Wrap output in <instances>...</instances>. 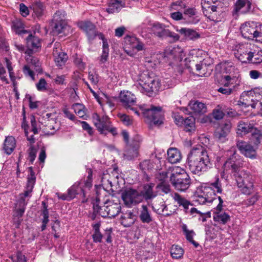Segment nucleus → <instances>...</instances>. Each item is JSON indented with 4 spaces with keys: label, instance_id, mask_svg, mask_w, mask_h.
Wrapping results in <instances>:
<instances>
[{
    "label": "nucleus",
    "instance_id": "nucleus-26",
    "mask_svg": "<svg viewBox=\"0 0 262 262\" xmlns=\"http://www.w3.org/2000/svg\"><path fill=\"white\" fill-rule=\"evenodd\" d=\"M172 198L174 201L177 203L179 207H182L183 208V210L185 213H187L189 212L188 210L189 206L193 205L189 201L176 192L172 195Z\"/></svg>",
    "mask_w": 262,
    "mask_h": 262
},
{
    "label": "nucleus",
    "instance_id": "nucleus-52",
    "mask_svg": "<svg viewBox=\"0 0 262 262\" xmlns=\"http://www.w3.org/2000/svg\"><path fill=\"white\" fill-rule=\"evenodd\" d=\"M188 174L184 169L181 168L180 167H177L173 169L170 174V180L176 179L177 178L182 177L183 175Z\"/></svg>",
    "mask_w": 262,
    "mask_h": 262
},
{
    "label": "nucleus",
    "instance_id": "nucleus-51",
    "mask_svg": "<svg viewBox=\"0 0 262 262\" xmlns=\"http://www.w3.org/2000/svg\"><path fill=\"white\" fill-rule=\"evenodd\" d=\"M72 108L79 117L84 118V117L86 114L83 105L79 103H75L72 105Z\"/></svg>",
    "mask_w": 262,
    "mask_h": 262
},
{
    "label": "nucleus",
    "instance_id": "nucleus-35",
    "mask_svg": "<svg viewBox=\"0 0 262 262\" xmlns=\"http://www.w3.org/2000/svg\"><path fill=\"white\" fill-rule=\"evenodd\" d=\"M120 178L119 173L117 172L116 169H114L111 171V175L108 182V185L107 186V189L114 191V188L117 189V186L119 185V179Z\"/></svg>",
    "mask_w": 262,
    "mask_h": 262
},
{
    "label": "nucleus",
    "instance_id": "nucleus-7",
    "mask_svg": "<svg viewBox=\"0 0 262 262\" xmlns=\"http://www.w3.org/2000/svg\"><path fill=\"white\" fill-rule=\"evenodd\" d=\"M259 23L249 21L241 25L240 30L242 36L248 39H255Z\"/></svg>",
    "mask_w": 262,
    "mask_h": 262
},
{
    "label": "nucleus",
    "instance_id": "nucleus-36",
    "mask_svg": "<svg viewBox=\"0 0 262 262\" xmlns=\"http://www.w3.org/2000/svg\"><path fill=\"white\" fill-rule=\"evenodd\" d=\"M27 46L29 48L32 49L37 50L41 48V40L40 39L35 36L30 34L26 38Z\"/></svg>",
    "mask_w": 262,
    "mask_h": 262
},
{
    "label": "nucleus",
    "instance_id": "nucleus-61",
    "mask_svg": "<svg viewBox=\"0 0 262 262\" xmlns=\"http://www.w3.org/2000/svg\"><path fill=\"white\" fill-rule=\"evenodd\" d=\"M25 210V209L24 208L21 209L18 207H15L13 216L15 218L17 217L18 220H19L17 221L18 222V224H19L20 222V220H19V219L23 215Z\"/></svg>",
    "mask_w": 262,
    "mask_h": 262
},
{
    "label": "nucleus",
    "instance_id": "nucleus-12",
    "mask_svg": "<svg viewBox=\"0 0 262 262\" xmlns=\"http://www.w3.org/2000/svg\"><path fill=\"white\" fill-rule=\"evenodd\" d=\"M252 45L246 44L240 46L235 53V56L243 63H250L251 54L252 53Z\"/></svg>",
    "mask_w": 262,
    "mask_h": 262
},
{
    "label": "nucleus",
    "instance_id": "nucleus-24",
    "mask_svg": "<svg viewBox=\"0 0 262 262\" xmlns=\"http://www.w3.org/2000/svg\"><path fill=\"white\" fill-rule=\"evenodd\" d=\"M121 207L120 204L110 202L106 206L107 213H102L103 217L112 218L117 215L120 212Z\"/></svg>",
    "mask_w": 262,
    "mask_h": 262
},
{
    "label": "nucleus",
    "instance_id": "nucleus-23",
    "mask_svg": "<svg viewBox=\"0 0 262 262\" xmlns=\"http://www.w3.org/2000/svg\"><path fill=\"white\" fill-rule=\"evenodd\" d=\"M120 223L125 227H129L133 225L136 220V216L130 210L122 213L120 218Z\"/></svg>",
    "mask_w": 262,
    "mask_h": 262
},
{
    "label": "nucleus",
    "instance_id": "nucleus-10",
    "mask_svg": "<svg viewBox=\"0 0 262 262\" xmlns=\"http://www.w3.org/2000/svg\"><path fill=\"white\" fill-rule=\"evenodd\" d=\"M143 115L155 124H161L163 123V113L160 106H151L150 108L144 110Z\"/></svg>",
    "mask_w": 262,
    "mask_h": 262
},
{
    "label": "nucleus",
    "instance_id": "nucleus-8",
    "mask_svg": "<svg viewBox=\"0 0 262 262\" xmlns=\"http://www.w3.org/2000/svg\"><path fill=\"white\" fill-rule=\"evenodd\" d=\"M121 198L124 204L128 207H131L142 202L141 195L139 194V192L133 189L126 190L123 192Z\"/></svg>",
    "mask_w": 262,
    "mask_h": 262
},
{
    "label": "nucleus",
    "instance_id": "nucleus-34",
    "mask_svg": "<svg viewBox=\"0 0 262 262\" xmlns=\"http://www.w3.org/2000/svg\"><path fill=\"white\" fill-rule=\"evenodd\" d=\"M52 33L53 35H57L64 32L68 27L66 21L53 22L51 25Z\"/></svg>",
    "mask_w": 262,
    "mask_h": 262
},
{
    "label": "nucleus",
    "instance_id": "nucleus-15",
    "mask_svg": "<svg viewBox=\"0 0 262 262\" xmlns=\"http://www.w3.org/2000/svg\"><path fill=\"white\" fill-rule=\"evenodd\" d=\"M236 146L241 152L246 157L251 159H255L256 158V150L251 144L243 141H238Z\"/></svg>",
    "mask_w": 262,
    "mask_h": 262
},
{
    "label": "nucleus",
    "instance_id": "nucleus-49",
    "mask_svg": "<svg viewBox=\"0 0 262 262\" xmlns=\"http://www.w3.org/2000/svg\"><path fill=\"white\" fill-rule=\"evenodd\" d=\"M224 108L218 105L212 111V115L213 118L216 120H220L223 118L225 113L224 112Z\"/></svg>",
    "mask_w": 262,
    "mask_h": 262
},
{
    "label": "nucleus",
    "instance_id": "nucleus-48",
    "mask_svg": "<svg viewBox=\"0 0 262 262\" xmlns=\"http://www.w3.org/2000/svg\"><path fill=\"white\" fill-rule=\"evenodd\" d=\"M207 187L211 188L214 194L215 193H221L223 190L222 184L219 177H216L214 182L210 183Z\"/></svg>",
    "mask_w": 262,
    "mask_h": 262
},
{
    "label": "nucleus",
    "instance_id": "nucleus-37",
    "mask_svg": "<svg viewBox=\"0 0 262 262\" xmlns=\"http://www.w3.org/2000/svg\"><path fill=\"white\" fill-rule=\"evenodd\" d=\"M252 53L251 54V58L250 63H260L262 62V50L254 47V45L252 46Z\"/></svg>",
    "mask_w": 262,
    "mask_h": 262
},
{
    "label": "nucleus",
    "instance_id": "nucleus-30",
    "mask_svg": "<svg viewBox=\"0 0 262 262\" xmlns=\"http://www.w3.org/2000/svg\"><path fill=\"white\" fill-rule=\"evenodd\" d=\"M16 146V141L15 138L12 136H8L6 138L3 149L7 155H10L13 151Z\"/></svg>",
    "mask_w": 262,
    "mask_h": 262
},
{
    "label": "nucleus",
    "instance_id": "nucleus-53",
    "mask_svg": "<svg viewBox=\"0 0 262 262\" xmlns=\"http://www.w3.org/2000/svg\"><path fill=\"white\" fill-rule=\"evenodd\" d=\"M251 140L255 145L258 146L262 143V135L253 129L251 132Z\"/></svg>",
    "mask_w": 262,
    "mask_h": 262
},
{
    "label": "nucleus",
    "instance_id": "nucleus-3",
    "mask_svg": "<svg viewBox=\"0 0 262 262\" xmlns=\"http://www.w3.org/2000/svg\"><path fill=\"white\" fill-rule=\"evenodd\" d=\"M238 188L241 192L246 195L250 194L253 190L254 184L252 176L244 169H241L234 174Z\"/></svg>",
    "mask_w": 262,
    "mask_h": 262
},
{
    "label": "nucleus",
    "instance_id": "nucleus-40",
    "mask_svg": "<svg viewBox=\"0 0 262 262\" xmlns=\"http://www.w3.org/2000/svg\"><path fill=\"white\" fill-rule=\"evenodd\" d=\"M123 7L122 0H112L107 11L109 13L118 12Z\"/></svg>",
    "mask_w": 262,
    "mask_h": 262
},
{
    "label": "nucleus",
    "instance_id": "nucleus-55",
    "mask_svg": "<svg viewBox=\"0 0 262 262\" xmlns=\"http://www.w3.org/2000/svg\"><path fill=\"white\" fill-rule=\"evenodd\" d=\"M21 127L24 129L25 136L27 137V140L30 141L31 143H34L35 142V138L33 135L29 136V132L28 131V125L26 121L25 115H24L23 118V121L21 123Z\"/></svg>",
    "mask_w": 262,
    "mask_h": 262
},
{
    "label": "nucleus",
    "instance_id": "nucleus-27",
    "mask_svg": "<svg viewBox=\"0 0 262 262\" xmlns=\"http://www.w3.org/2000/svg\"><path fill=\"white\" fill-rule=\"evenodd\" d=\"M254 124L252 122L246 123L243 121H240L237 125V134L239 135H246L252 132L254 129Z\"/></svg>",
    "mask_w": 262,
    "mask_h": 262
},
{
    "label": "nucleus",
    "instance_id": "nucleus-59",
    "mask_svg": "<svg viewBox=\"0 0 262 262\" xmlns=\"http://www.w3.org/2000/svg\"><path fill=\"white\" fill-rule=\"evenodd\" d=\"M36 87L39 91H46L47 90V83L44 78L39 79L38 83L36 84Z\"/></svg>",
    "mask_w": 262,
    "mask_h": 262
},
{
    "label": "nucleus",
    "instance_id": "nucleus-60",
    "mask_svg": "<svg viewBox=\"0 0 262 262\" xmlns=\"http://www.w3.org/2000/svg\"><path fill=\"white\" fill-rule=\"evenodd\" d=\"M42 205V209L41 210V215L43 216L42 220L49 221V210L48 209V205L45 202L42 201L41 203Z\"/></svg>",
    "mask_w": 262,
    "mask_h": 262
},
{
    "label": "nucleus",
    "instance_id": "nucleus-62",
    "mask_svg": "<svg viewBox=\"0 0 262 262\" xmlns=\"http://www.w3.org/2000/svg\"><path fill=\"white\" fill-rule=\"evenodd\" d=\"M28 154L29 160L32 164L36 158V150L35 148L33 146L30 147L28 150Z\"/></svg>",
    "mask_w": 262,
    "mask_h": 262
},
{
    "label": "nucleus",
    "instance_id": "nucleus-42",
    "mask_svg": "<svg viewBox=\"0 0 262 262\" xmlns=\"http://www.w3.org/2000/svg\"><path fill=\"white\" fill-rule=\"evenodd\" d=\"M92 186V180L90 181V180H86L84 182V186L82 187H80V191L82 194V197L83 198V199L81 201L82 203L86 202L89 191Z\"/></svg>",
    "mask_w": 262,
    "mask_h": 262
},
{
    "label": "nucleus",
    "instance_id": "nucleus-38",
    "mask_svg": "<svg viewBox=\"0 0 262 262\" xmlns=\"http://www.w3.org/2000/svg\"><path fill=\"white\" fill-rule=\"evenodd\" d=\"M184 53L183 50L178 47H174L167 51V55L169 58H172L179 61L182 60Z\"/></svg>",
    "mask_w": 262,
    "mask_h": 262
},
{
    "label": "nucleus",
    "instance_id": "nucleus-4",
    "mask_svg": "<svg viewBox=\"0 0 262 262\" xmlns=\"http://www.w3.org/2000/svg\"><path fill=\"white\" fill-rule=\"evenodd\" d=\"M92 120L97 130L102 134L111 133L113 136L117 134V129L111 125L110 118L105 115L99 116L97 113L92 114Z\"/></svg>",
    "mask_w": 262,
    "mask_h": 262
},
{
    "label": "nucleus",
    "instance_id": "nucleus-43",
    "mask_svg": "<svg viewBox=\"0 0 262 262\" xmlns=\"http://www.w3.org/2000/svg\"><path fill=\"white\" fill-rule=\"evenodd\" d=\"M159 160L157 158L152 160H146L141 163L140 166L142 170H151L155 168L156 163H159Z\"/></svg>",
    "mask_w": 262,
    "mask_h": 262
},
{
    "label": "nucleus",
    "instance_id": "nucleus-29",
    "mask_svg": "<svg viewBox=\"0 0 262 262\" xmlns=\"http://www.w3.org/2000/svg\"><path fill=\"white\" fill-rule=\"evenodd\" d=\"M139 218L143 223L149 224L152 221V217L147 205H142L141 206Z\"/></svg>",
    "mask_w": 262,
    "mask_h": 262
},
{
    "label": "nucleus",
    "instance_id": "nucleus-11",
    "mask_svg": "<svg viewBox=\"0 0 262 262\" xmlns=\"http://www.w3.org/2000/svg\"><path fill=\"white\" fill-rule=\"evenodd\" d=\"M219 204L216 210L213 213V220L220 224L225 225L230 220V215L226 212L222 211L223 201L221 197H219Z\"/></svg>",
    "mask_w": 262,
    "mask_h": 262
},
{
    "label": "nucleus",
    "instance_id": "nucleus-5",
    "mask_svg": "<svg viewBox=\"0 0 262 262\" xmlns=\"http://www.w3.org/2000/svg\"><path fill=\"white\" fill-rule=\"evenodd\" d=\"M153 34L160 38H170L172 41H176L179 39V35L169 29L164 25L160 23L154 24L151 28Z\"/></svg>",
    "mask_w": 262,
    "mask_h": 262
},
{
    "label": "nucleus",
    "instance_id": "nucleus-2",
    "mask_svg": "<svg viewBox=\"0 0 262 262\" xmlns=\"http://www.w3.org/2000/svg\"><path fill=\"white\" fill-rule=\"evenodd\" d=\"M160 82L157 78H154L149 76L146 72L140 76L138 83L134 85L133 88L138 90L142 93L150 95L152 93L157 92L160 88Z\"/></svg>",
    "mask_w": 262,
    "mask_h": 262
},
{
    "label": "nucleus",
    "instance_id": "nucleus-31",
    "mask_svg": "<svg viewBox=\"0 0 262 262\" xmlns=\"http://www.w3.org/2000/svg\"><path fill=\"white\" fill-rule=\"evenodd\" d=\"M98 37L100 39H101L102 40L103 45V50L102 53L100 57V61L102 63H104L105 61H106L108 53H109V48H108V45L107 43V39L104 37V35L100 33L98 35Z\"/></svg>",
    "mask_w": 262,
    "mask_h": 262
},
{
    "label": "nucleus",
    "instance_id": "nucleus-22",
    "mask_svg": "<svg viewBox=\"0 0 262 262\" xmlns=\"http://www.w3.org/2000/svg\"><path fill=\"white\" fill-rule=\"evenodd\" d=\"M30 174L28 177L27 183L26 187V190L24 193L20 194V196H23L24 198L26 197L30 196V194L32 191L34 185L35 183L36 178L34 173L33 171L32 168L30 167L29 168Z\"/></svg>",
    "mask_w": 262,
    "mask_h": 262
},
{
    "label": "nucleus",
    "instance_id": "nucleus-13",
    "mask_svg": "<svg viewBox=\"0 0 262 262\" xmlns=\"http://www.w3.org/2000/svg\"><path fill=\"white\" fill-rule=\"evenodd\" d=\"M133 144L129 145L124 154L125 159L132 160L138 156V149L140 144V137L136 136L132 140Z\"/></svg>",
    "mask_w": 262,
    "mask_h": 262
},
{
    "label": "nucleus",
    "instance_id": "nucleus-44",
    "mask_svg": "<svg viewBox=\"0 0 262 262\" xmlns=\"http://www.w3.org/2000/svg\"><path fill=\"white\" fill-rule=\"evenodd\" d=\"M204 196H206V198L208 199V203H212L213 202H215L216 203L219 201L218 198L219 196L216 197L215 194L212 191L211 188H209L207 187H205L203 190L202 192Z\"/></svg>",
    "mask_w": 262,
    "mask_h": 262
},
{
    "label": "nucleus",
    "instance_id": "nucleus-32",
    "mask_svg": "<svg viewBox=\"0 0 262 262\" xmlns=\"http://www.w3.org/2000/svg\"><path fill=\"white\" fill-rule=\"evenodd\" d=\"M188 40H195L200 37V35L193 29L183 28L178 30Z\"/></svg>",
    "mask_w": 262,
    "mask_h": 262
},
{
    "label": "nucleus",
    "instance_id": "nucleus-33",
    "mask_svg": "<svg viewBox=\"0 0 262 262\" xmlns=\"http://www.w3.org/2000/svg\"><path fill=\"white\" fill-rule=\"evenodd\" d=\"M30 9L32 10V15L40 18L44 14L45 7L42 3L36 2L32 4Z\"/></svg>",
    "mask_w": 262,
    "mask_h": 262
},
{
    "label": "nucleus",
    "instance_id": "nucleus-19",
    "mask_svg": "<svg viewBox=\"0 0 262 262\" xmlns=\"http://www.w3.org/2000/svg\"><path fill=\"white\" fill-rule=\"evenodd\" d=\"M119 99L120 102L125 107H130L136 101L135 95L129 91L121 92L119 95Z\"/></svg>",
    "mask_w": 262,
    "mask_h": 262
},
{
    "label": "nucleus",
    "instance_id": "nucleus-41",
    "mask_svg": "<svg viewBox=\"0 0 262 262\" xmlns=\"http://www.w3.org/2000/svg\"><path fill=\"white\" fill-rule=\"evenodd\" d=\"M182 228L186 236L187 240L193 244L195 247H197L199 246V244L193 239V236L195 235V233L193 230H188L186 224H183L182 226Z\"/></svg>",
    "mask_w": 262,
    "mask_h": 262
},
{
    "label": "nucleus",
    "instance_id": "nucleus-16",
    "mask_svg": "<svg viewBox=\"0 0 262 262\" xmlns=\"http://www.w3.org/2000/svg\"><path fill=\"white\" fill-rule=\"evenodd\" d=\"M232 127L230 121L225 122L221 128H218L214 132V137L216 140L221 143H224L227 140V136L230 132Z\"/></svg>",
    "mask_w": 262,
    "mask_h": 262
},
{
    "label": "nucleus",
    "instance_id": "nucleus-50",
    "mask_svg": "<svg viewBox=\"0 0 262 262\" xmlns=\"http://www.w3.org/2000/svg\"><path fill=\"white\" fill-rule=\"evenodd\" d=\"M79 185V183H76L68 189V194L69 195L70 199H73L75 197L76 194H80V195H82L80 187Z\"/></svg>",
    "mask_w": 262,
    "mask_h": 262
},
{
    "label": "nucleus",
    "instance_id": "nucleus-64",
    "mask_svg": "<svg viewBox=\"0 0 262 262\" xmlns=\"http://www.w3.org/2000/svg\"><path fill=\"white\" fill-rule=\"evenodd\" d=\"M257 33L255 38V40L257 42L262 43V25L259 24V26L257 29Z\"/></svg>",
    "mask_w": 262,
    "mask_h": 262
},
{
    "label": "nucleus",
    "instance_id": "nucleus-56",
    "mask_svg": "<svg viewBox=\"0 0 262 262\" xmlns=\"http://www.w3.org/2000/svg\"><path fill=\"white\" fill-rule=\"evenodd\" d=\"M79 27L85 33L93 29L95 26L90 21H82L78 24Z\"/></svg>",
    "mask_w": 262,
    "mask_h": 262
},
{
    "label": "nucleus",
    "instance_id": "nucleus-1",
    "mask_svg": "<svg viewBox=\"0 0 262 262\" xmlns=\"http://www.w3.org/2000/svg\"><path fill=\"white\" fill-rule=\"evenodd\" d=\"M187 165L191 172L200 174L211 167L210 160L204 148L199 146L193 147L187 157Z\"/></svg>",
    "mask_w": 262,
    "mask_h": 262
},
{
    "label": "nucleus",
    "instance_id": "nucleus-14",
    "mask_svg": "<svg viewBox=\"0 0 262 262\" xmlns=\"http://www.w3.org/2000/svg\"><path fill=\"white\" fill-rule=\"evenodd\" d=\"M172 186L178 191L184 192L190 187L191 180L188 174H185L181 178L170 180Z\"/></svg>",
    "mask_w": 262,
    "mask_h": 262
},
{
    "label": "nucleus",
    "instance_id": "nucleus-63",
    "mask_svg": "<svg viewBox=\"0 0 262 262\" xmlns=\"http://www.w3.org/2000/svg\"><path fill=\"white\" fill-rule=\"evenodd\" d=\"M258 195L257 194H255L250 198L245 200L244 201V204L247 206L253 205L258 200Z\"/></svg>",
    "mask_w": 262,
    "mask_h": 262
},
{
    "label": "nucleus",
    "instance_id": "nucleus-47",
    "mask_svg": "<svg viewBox=\"0 0 262 262\" xmlns=\"http://www.w3.org/2000/svg\"><path fill=\"white\" fill-rule=\"evenodd\" d=\"M183 124H184L186 131L192 132L195 130V119L192 116L186 118Z\"/></svg>",
    "mask_w": 262,
    "mask_h": 262
},
{
    "label": "nucleus",
    "instance_id": "nucleus-45",
    "mask_svg": "<svg viewBox=\"0 0 262 262\" xmlns=\"http://www.w3.org/2000/svg\"><path fill=\"white\" fill-rule=\"evenodd\" d=\"M12 29L18 34H21L27 33V31L24 29V25L18 20H15L12 21Z\"/></svg>",
    "mask_w": 262,
    "mask_h": 262
},
{
    "label": "nucleus",
    "instance_id": "nucleus-57",
    "mask_svg": "<svg viewBox=\"0 0 262 262\" xmlns=\"http://www.w3.org/2000/svg\"><path fill=\"white\" fill-rule=\"evenodd\" d=\"M118 116L124 125L129 126L132 124V119L129 116L124 114H119Z\"/></svg>",
    "mask_w": 262,
    "mask_h": 262
},
{
    "label": "nucleus",
    "instance_id": "nucleus-6",
    "mask_svg": "<svg viewBox=\"0 0 262 262\" xmlns=\"http://www.w3.org/2000/svg\"><path fill=\"white\" fill-rule=\"evenodd\" d=\"M244 100L246 101L245 105L251 106L253 108L256 107V104L262 99V88H255L254 90L244 92L242 95Z\"/></svg>",
    "mask_w": 262,
    "mask_h": 262
},
{
    "label": "nucleus",
    "instance_id": "nucleus-28",
    "mask_svg": "<svg viewBox=\"0 0 262 262\" xmlns=\"http://www.w3.org/2000/svg\"><path fill=\"white\" fill-rule=\"evenodd\" d=\"M167 154L168 161L172 164L179 162L182 159L180 151L176 148H170L168 149Z\"/></svg>",
    "mask_w": 262,
    "mask_h": 262
},
{
    "label": "nucleus",
    "instance_id": "nucleus-25",
    "mask_svg": "<svg viewBox=\"0 0 262 262\" xmlns=\"http://www.w3.org/2000/svg\"><path fill=\"white\" fill-rule=\"evenodd\" d=\"M184 19H186V21L188 24H195L200 21V18L196 15L197 11L194 8H188L184 10Z\"/></svg>",
    "mask_w": 262,
    "mask_h": 262
},
{
    "label": "nucleus",
    "instance_id": "nucleus-9",
    "mask_svg": "<svg viewBox=\"0 0 262 262\" xmlns=\"http://www.w3.org/2000/svg\"><path fill=\"white\" fill-rule=\"evenodd\" d=\"M242 161L238 159L237 156L234 152L229 158H228L223 166L224 172H228L231 171V173L235 174L242 169Z\"/></svg>",
    "mask_w": 262,
    "mask_h": 262
},
{
    "label": "nucleus",
    "instance_id": "nucleus-18",
    "mask_svg": "<svg viewBox=\"0 0 262 262\" xmlns=\"http://www.w3.org/2000/svg\"><path fill=\"white\" fill-rule=\"evenodd\" d=\"M251 2L249 0H236L233 12L236 14H247L251 9Z\"/></svg>",
    "mask_w": 262,
    "mask_h": 262
},
{
    "label": "nucleus",
    "instance_id": "nucleus-46",
    "mask_svg": "<svg viewBox=\"0 0 262 262\" xmlns=\"http://www.w3.org/2000/svg\"><path fill=\"white\" fill-rule=\"evenodd\" d=\"M170 254L173 258H181L184 254V250L180 246L173 245L170 249Z\"/></svg>",
    "mask_w": 262,
    "mask_h": 262
},
{
    "label": "nucleus",
    "instance_id": "nucleus-39",
    "mask_svg": "<svg viewBox=\"0 0 262 262\" xmlns=\"http://www.w3.org/2000/svg\"><path fill=\"white\" fill-rule=\"evenodd\" d=\"M156 212L158 214L167 217L173 214L174 210L170 209L169 205L163 203L159 205V207L158 208Z\"/></svg>",
    "mask_w": 262,
    "mask_h": 262
},
{
    "label": "nucleus",
    "instance_id": "nucleus-20",
    "mask_svg": "<svg viewBox=\"0 0 262 262\" xmlns=\"http://www.w3.org/2000/svg\"><path fill=\"white\" fill-rule=\"evenodd\" d=\"M155 184L149 183L144 185L143 190L139 192V194L141 195V200L144 199L146 201L150 200L156 198L158 193L154 190Z\"/></svg>",
    "mask_w": 262,
    "mask_h": 262
},
{
    "label": "nucleus",
    "instance_id": "nucleus-21",
    "mask_svg": "<svg viewBox=\"0 0 262 262\" xmlns=\"http://www.w3.org/2000/svg\"><path fill=\"white\" fill-rule=\"evenodd\" d=\"M189 107L191 113L195 116H201L205 114L207 111L206 104L199 101L190 102L189 104Z\"/></svg>",
    "mask_w": 262,
    "mask_h": 262
},
{
    "label": "nucleus",
    "instance_id": "nucleus-58",
    "mask_svg": "<svg viewBox=\"0 0 262 262\" xmlns=\"http://www.w3.org/2000/svg\"><path fill=\"white\" fill-rule=\"evenodd\" d=\"M26 60L28 63H30L34 66L36 71H39L40 70V62L38 58L33 56H29L26 57Z\"/></svg>",
    "mask_w": 262,
    "mask_h": 262
},
{
    "label": "nucleus",
    "instance_id": "nucleus-54",
    "mask_svg": "<svg viewBox=\"0 0 262 262\" xmlns=\"http://www.w3.org/2000/svg\"><path fill=\"white\" fill-rule=\"evenodd\" d=\"M66 13L64 10H58L53 15L52 21L53 22H62L66 21L65 17Z\"/></svg>",
    "mask_w": 262,
    "mask_h": 262
},
{
    "label": "nucleus",
    "instance_id": "nucleus-17",
    "mask_svg": "<svg viewBox=\"0 0 262 262\" xmlns=\"http://www.w3.org/2000/svg\"><path fill=\"white\" fill-rule=\"evenodd\" d=\"M60 46L59 43H55L53 51L56 65L59 67L64 65L68 58L67 54L62 51Z\"/></svg>",
    "mask_w": 262,
    "mask_h": 262
}]
</instances>
